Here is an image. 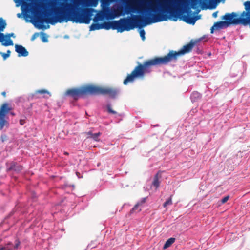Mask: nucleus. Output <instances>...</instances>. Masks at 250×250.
I'll list each match as a JSON object with an SVG mask.
<instances>
[{
    "label": "nucleus",
    "mask_w": 250,
    "mask_h": 250,
    "mask_svg": "<svg viewBox=\"0 0 250 250\" xmlns=\"http://www.w3.org/2000/svg\"><path fill=\"white\" fill-rule=\"evenodd\" d=\"M102 7V10L100 12L97 14L96 16L94 19V21H98L102 20L104 19H106L107 20H110V18L109 16V14L108 13L107 5L105 4L103 5Z\"/></svg>",
    "instance_id": "nucleus-8"
},
{
    "label": "nucleus",
    "mask_w": 250,
    "mask_h": 250,
    "mask_svg": "<svg viewBox=\"0 0 250 250\" xmlns=\"http://www.w3.org/2000/svg\"><path fill=\"white\" fill-rule=\"evenodd\" d=\"M10 53L11 51L9 50H8L6 53L0 52V54L2 56L3 60H5L9 57Z\"/></svg>",
    "instance_id": "nucleus-18"
},
{
    "label": "nucleus",
    "mask_w": 250,
    "mask_h": 250,
    "mask_svg": "<svg viewBox=\"0 0 250 250\" xmlns=\"http://www.w3.org/2000/svg\"><path fill=\"white\" fill-rule=\"evenodd\" d=\"M238 16H239V14L234 12L231 13H226L221 18L222 20H224V21H220L215 22L210 29L211 33H213L214 30H219L224 28H227L231 24L237 25V17Z\"/></svg>",
    "instance_id": "nucleus-6"
},
{
    "label": "nucleus",
    "mask_w": 250,
    "mask_h": 250,
    "mask_svg": "<svg viewBox=\"0 0 250 250\" xmlns=\"http://www.w3.org/2000/svg\"><path fill=\"white\" fill-rule=\"evenodd\" d=\"M20 242L19 240L17 241V242L16 243L15 246H14V249H17L20 245Z\"/></svg>",
    "instance_id": "nucleus-29"
},
{
    "label": "nucleus",
    "mask_w": 250,
    "mask_h": 250,
    "mask_svg": "<svg viewBox=\"0 0 250 250\" xmlns=\"http://www.w3.org/2000/svg\"><path fill=\"white\" fill-rule=\"evenodd\" d=\"M36 93H38V94H49V92L46 90H45V89H40V90H38L37 91H36Z\"/></svg>",
    "instance_id": "nucleus-20"
},
{
    "label": "nucleus",
    "mask_w": 250,
    "mask_h": 250,
    "mask_svg": "<svg viewBox=\"0 0 250 250\" xmlns=\"http://www.w3.org/2000/svg\"><path fill=\"white\" fill-rule=\"evenodd\" d=\"M115 0H101V6L106 2H113ZM99 0H73L72 2H61L59 7L56 6L55 18H44L38 16L36 21L41 24L44 22L54 25L57 22L70 21L77 23L88 24L95 10L91 7H96Z\"/></svg>",
    "instance_id": "nucleus-1"
},
{
    "label": "nucleus",
    "mask_w": 250,
    "mask_h": 250,
    "mask_svg": "<svg viewBox=\"0 0 250 250\" xmlns=\"http://www.w3.org/2000/svg\"><path fill=\"white\" fill-rule=\"evenodd\" d=\"M175 241V238H170L169 239H168L165 244H164V246H163V249H166L168 247H169L173 243H174Z\"/></svg>",
    "instance_id": "nucleus-13"
},
{
    "label": "nucleus",
    "mask_w": 250,
    "mask_h": 250,
    "mask_svg": "<svg viewBox=\"0 0 250 250\" xmlns=\"http://www.w3.org/2000/svg\"><path fill=\"white\" fill-rule=\"evenodd\" d=\"M140 206V203H137L135 206L134 207L132 208V209L130 210V212L131 213H133V212H135L136 211H137V212H139L140 211H141V209H138V207Z\"/></svg>",
    "instance_id": "nucleus-16"
},
{
    "label": "nucleus",
    "mask_w": 250,
    "mask_h": 250,
    "mask_svg": "<svg viewBox=\"0 0 250 250\" xmlns=\"http://www.w3.org/2000/svg\"><path fill=\"white\" fill-rule=\"evenodd\" d=\"M161 178V175L160 172L159 171L154 177L153 181L152 183V185L156 188H158L160 186V182L159 179Z\"/></svg>",
    "instance_id": "nucleus-11"
},
{
    "label": "nucleus",
    "mask_w": 250,
    "mask_h": 250,
    "mask_svg": "<svg viewBox=\"0 0 250 250\" xmlns=\"http://www.w3.org/2000/svg\"><path fill=\"white\" fill-rule=\"evenodd\" d=\"M146 198H143L141 201H140V202H139L138 203H140V206H141L142 205H143L144 203H145L146 202Z\"/></svg>",
    "instance_id": "nucleus-28"
},
{
    "label": "nucleus",
    "mask_w": 250,
    "mask_h": 250,
    "mask_svg": "<svg viewBox=\"0 0 250 250\" xmlns=\"http://www.w3.org/2000/svg\"><path fill=\"white\" fill-rule=\"evenodd\" d=\"M1 94L2 96H3L4 97H5L6 96V92L5 91H3L1 93Z\"/></svg>",
    "instance_id": "nucleus-31"
},
{
    "label": "nucleus",
    "mask_w": 250,
    "mask_h": 250,
    "mask_svg": "<svg viewBox=\"0 0 250 250\" xmlns=\"http://www.w3.org/2000/svg\"><path fill=\"white\" fill-rule=\"evenodd\" d=\"M217 15H218V12H217V11L214 12L212 14V16H213L214 18H216V17H217Z\"/></svg>",
    "instance_id": "nucleus-30"
},
{
    "label": "nucleus",
    "mask_w": 250,
    "mask_h": 250,
    "mask_svg": "<svg viewBox=\"0 0 250 250\" xmlns=\"http://www.w3.org/2000/svg\"><path fill=\"white\" fill-rule=\"evenodd\" d=\"M101 134V133L100 132L92 133L91 131L88 132L87 133V134L89 135L88 138H92L94 141H98L99 140L98 138L100 136Z\"/></svg>",
    "instance_id": "nucleus-12"
},
{
    "label": "nucleus",
    "mask_w": 250,
    "mask_h": 250,
    "mask_svg": "<svg viewBox=\"0 0 250 250\" xmlns=\"http://www.w3.org/2000/svg\"><path fill=\"white\" fill-rule=\"evenodd\" d=\"M143 17L140 15H132L131 17L123 18L118 21L104 22L102 23V28L117 30L118 32L130 31L135 28L134 22H141Z\"/></svg>",
    "instance_id": "nucleus-4"
},
{
    "label": "nucleus",
    "mask_w": 250,
    "mask_h": 250,
    "mask_svg": "<svg viewBox=\"0 0 250 250\" xmlns=\"http://www.w3.org/2000/svg\"><path fill=\"white\" fill-rule=\"evenodd\" d=\"M38 36H39L38 33H34L31 37V40L32 41L34 40Z\"/></svg>",
    "instance_id": "nucleus-27"
},
{
    "label": "nucleus",
    "mask_w": 250,
    "mask_h": 250,
    "mask_svg": "<svg viewBox=\"0 0 250 250\" xmlns=\"http://www.w3.org/2000/svg\"><path fill=\"white\" fill-rule=\"evenodd\" d=\"M42 40L43 42H47V37L46 35V34L42 33Z\"/></svg>",
    "instance_id": "nucleus-23"
},
{
    "label": "nucleus",
    "mask_w": 250,
    "mask_h": 250,
    "mask_svg": "<svg viewBox=\"0 0 250 250\" xmlns=\"http://www.w3.org/2000/svg\"><path fill=\"white\" fill-rule=\"evenodd\" d=\"M201 97V94L196 91L192 93L191 95V99L193 102H195L196 100Z\"/></svg>",
    "instance_id": "nucleus-14"
},
{
    "label": "nucleus",
    "mask_w": 250,
    "mask_h": 250,
    "mask_svg": "<svg viewBox=\"0 0 250 250\" xmlns=\"http://www.w3.org/2000/svg\"><path fill=\"white\" fill-rule=\"evenodd\" d=\"M119 93L120 90L117 88L86 84L79 88L68 89L65 92V95L77 100L80 97L98 95H108L112 99H115Z\"/></svg>",
    "instance_id": "nucleus-3"
},
{
    "label": "nucleus",
    "mask_w": 250,
    "mask_h": 250,
    "mask_svg": "<svg viewBox=\"0 0 250 250\" xmlns=\"http://www.w3.org/2000/svg\"><path fill=\"white\" fill-rule=\"evenodd\" d=\"M172 195L170 197V198L167 199L163 204V207L166 208L168 205H172Z\"/></svg>",
    "instance_id": "nucleus-19"
},
{
    "label": "nucleus",
    "mask_w": 250,
    "mask_h": 250,
    "mask_svg": "<svg viewBox=\"0 0 250 250\" xmlns=\"http://www.w3.org/2000/svg\"><path fill=\"white\" fill-rule=\"evenodd\" d=\"M64 154H66V155H68V153L67 152H65Z\"/></svg>",
    "instance_id": "nucleus-33"
},
{
    "label": "nucleus",
    "mask_w": 250,
    "mask_h": 250,
    "mask_svg": "<svg viewBox=\"0 0 250 250\" xmlns=\"http://www.w3.org/2000/svg\"><path fill=\"white\" fill-rule=\"evenodd\" d=\"M8 169L10 170H14L16 172H20L22 170V166L19 165L16 162H12L10 164V166Z\"/></svg>",
    "instance_id": "nucleus-10"
},
{
    "label": "nucleus",
    "mask_w": 250,
    "mask_h": 250,
    "mask_svg": "<svg viewBox=\"0 0 250 250\" xmlns=\"http://www.w3.org/2000/svg\"><path fill=\"white\" fill-rule=\"evenodd\" d=\"M40 1L34 0H14L17 6L21 5L22 8L27 12L32 11L33 13L39 14L42 10L45 12L48 9L55 13L56 3L53 1L44 2L45 0Z\"/></svg>",
    "instance_id": "nucleus-5"
},
{
    "label": "nucleus",
    "mask_w": 250,
    "mask_h": 250,
    "mask_svg": "<svg viewBox=\"0 0 250 250\" xmlns=\"http://www.w3.org/2000/svg\"><path fill=\"white\" fill-rule=\"evenodd\" d=\"M107 110L109 113L112 114H116L117 113L115 111L113 110L112 109L111 105L110 104H107Z\"/></svg>",
    "instance_id": "nucleus-17"
},
{
    "label": "nucleus",
    "mask_w": 250,
    "mask_h": 250,
    "mask_svg": "<svg viewBox=\"0 0 250 250\" xmlns=\"http://www.w3.org/2000/svg\"><path fill=\"white\" fill-rule=\"evenodd\" d=\"M11 114H12V115H13V116L15 115V114H14V113H11Z\"/></svg>",
    "instance_id": "nucleus-34"
},
{
    "label": "nucleus",
    "mask_w": 250,
    "mask_h": 250,
    "mask_svg": "<svg viewBox=\"0 0 250 250\" xmlns=\"http://www.w3.org/2000/svg\"><path fill=\"white\" fill-rule=\"evenodd\" d=\"M20 124H21V125H23V120H21L20 121Z\"/></svg>",
    "instance_id": "nucleus-32"
},
{
    "label": "nucleus",
    "mask_w": 250,
    "mask_h": 250,
    "mask_svg": "<svg viewBox=\"0 0 250 250\" xmlns=\"http://www.w3.org/2000/svg\"><path fill=\"white\" fill-rule=\"evenodd\" d=\"M12 108L7 103H4L0 108V130H1L4 126H8L9 123L6 120L7 115L11 110Z\"/></svg>",
    "instance_id": "nucleus-7"
},
{
    "label": "nucleus",
    "mask_w": 250,
    "mask_h": 250,
    "mask_svg": "<svg viewBox=\"0 0 250 250\" xmlns=\"http://www.w3.org/2000/svg\"><path fill=\"white\" fill-rule=\"evenodd\" d=\"M140 35L141 37L142 40H144L145 39V32L144 29H141L140 31Z\"/></svg>",
    "instance_id": "nucleus-21"
},
{
    "label": "nucleus",
    "mask_w": 250,
    "mask_h": 250,
    "mask_svg": "<svg viewBox=\"0 0 250 250\" xmlns=\"http://www.w3.org/2000/svg\"><path fill=\"white\" fill-rule=\"evenodd\" d=\"M196 42V41L191 40L178 52L171 50L164 57H155L144 62L143 64L139 63L124 80V84L127 85L129 83H132L136 78H144L146 73L150 72L149 69L152 66L167 64L172 60H177L179 56L190 52Z\"/></svg>",
    "instance_id": "nucleus-2"
},
{
    "label": "nucleus",
    "mask_w": 250,
    "mask_h": 250,
    "mask_svg": "<svg viewBox=\"0 0 250 250\" xmlns=\"http://www.w3.org/2000/svg\"><path fill=\"white\" fill-rule=\"evenodd\" d=\"M10 244H8L6 246L0 248V250H12V249L9 247Z\"/></svg>",
    "instance_id": "nucleus-22"
},
{
    "label": "nucleus",
    "mask_w": 250,
    "mask_h": 250,
    "mask_svg": "<svg viewBox=\"0 0 250 250\" xmlns=\"http://www.w3.org/2000/svg\"><path fill=\"white\" fill-rule=\"evenodd\" d=\"M100 29H102V23L92 24L90 26V30H99Z\"/></svg>",
    "instance_id": "nucleus-15"
},
{
    "label": "nucleus",
    "mask_w": 250,
    "mask_h": 250,
    "mask_svg": "<svg viewBox=\"0 0 250 250\" xmlns=\"http://www.w3.org/2000/svg\"><path fill=\"white\" fill-rule=\"evenodd\" d=\"M5 37L8 38V39H10V38L11 37H14L15 38V34L13 33H8V34H7L6 35H5Z\"/></svg>",
    "instance_id": "nucleus-26"
},
{
    "label": "nucleus",
    "mask_w": 250,
    "mask_h": 250,
    "mask_svg": "<svg viewBox=\"0 0 250 250\" xmlns=\"http://www.w3.org/2000/svg\"><path fill=\"white\" fill-rule=\"evenodd\" d=\"M229 198V196H226L223 197L221 200V203L222 204L225 203L226 202H227L228 201Z\"/></svg>",
    "instance_id": "nucleus-24"
},
{
    "label": "nucleus",
    "mask_w": 250,
    "mask_h": 250,
    "mask_svg": "<svg viewBox=\"0 0 250 250\" xmlns=\"http://www.w3.org/2000/svg\"><path fill=\"white\" fill-rule=\"evenodd\" d=\"M38 27L39 28V29H47L49 27V25H47V26H45V25H42V24H41L40 25H39L38 26Z\"/></svg>",
    "instance_id": "nucleus-25"
},
{
    "label": "nucleus",
    "mask_w": 250,
    "mask_h": 250,
    "mask_svg": "<svg viewBox=\"0 0 250 250\" xmlns=\"http://www.w3.org/2000/svg\"><path fill=\"white\" fill-rule=\"evenodd\" d=\"M15 51L18 53V56L26 57L29 53L26 48L22 45L16 44L15 46Z\"/></svg>",
    "instance_id": "nucleus-9"
}]
</instances>
